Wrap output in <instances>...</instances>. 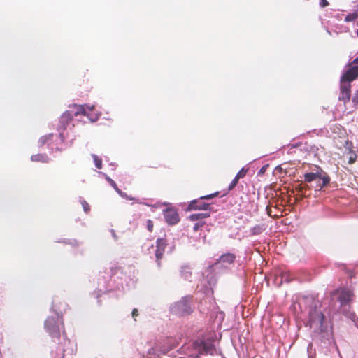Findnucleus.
I'll return each mask as SVG.
<instances>
[{
    "label": "nucleus",
    "instance_id": "30",
    "mask_svg": "<svg viewBox=\"0 0 358 358\" xmlns=\"http://www.w3.org/2000/svg\"><path fill=\"white\" fill-rule=\"evenodd\" d=\"M355 162V158H353L352 157H350L349 159V164H352Z\"/></svg>",
    "mask_w": 358,
    "mask_h": 358
},
{
    "label": "nucleus",
    "instance_id": "21",
    "mask_svg": "<svg viewBox=\"0 0 358 358\" xmlns=\"http://www.w3.org/2000/svg\"><path fill=\"white\" fill-rule=\"evenodd\" d=\"M188 269H189V268H188V267H184V268H182V271H181L182 275L185 278H186V279H187V278H188L189 277H190V276H191V275H192V273H191V272H189V271H188Z\"/></svg>",
    "mask_w": 358,
    "mask_h": 358
},
{
    "label": "nucleus",
    "instance_id": "24",
    "mask_svg": "<svg viewBox=\"0 0 358 358\" xmlns=\"http://www.w3.org/2000/svg\"><path fill=\"white\" fill-rule=\"evenodd\" d=\"M146 227L149 231L152 232L154 227L153 222L150 220H148L146 222Z\"/></svg>",
    "mask_w": 358,
    "mask_h": 358
},
{
    "label": "nucleus",
    "instance_id": "27",
    "mask_svg": "<svg viewBox=\"0 0 358 358\" xmlns=\"http://www.w3.org/2000/svg\"><path fill=\"white\" fill-rule=\"evenodd\" d=\"M132 317L134 318V320H136V317H137L138 315V311L136 308H134L132 310Z\"/></svg>",
    "mask_w": 358,
    "mask_h": 358
},
{
    "label": "nucleus",
    "instance_id": "25",
    "mask_svg": "<svg viewBox=\"0 0 358 358\" xmlns=\"http://www.w3.org/2000/svg\"><path fill=\"white\" fill-rule=\"evenodd\" d=\"M296 190L299 192H302L303 190H304V187L303 186V185L300 184V185H298L296 187Z\"/></svg>",
    "mask_w": 358,
    "mask_h": 358
},
{
    "label": "nucleus",
    "instance_id": "16",
    "mask_svg": "<svg viewBox=\"0 0 358 358\" xmlns=\"http://www.w3.org/2000/svg\"><path fill=\"white\" fill-rule=\"evenodd\" d=\"M95 166L97 169H100L102 168V160L96 155H92Z\"/></svg>",
    "mask_w": 358,
    "mask_h": 358
},
{
    "label": "nucleus",
    "instance_id": "29",
    "mask_svg": "<svg viewBox=\"0 0 358 358\" xmlns=\"http://www.w3.org/2000/svg\"><path fill=\"white\" fill-rule=\"evenodd\" d=\"M352 65H358V57H356L354 60L352 61Z\"/></svg>",
    "mask_w": 358,
    "mask_h": 358
},
{
    "label": "nucleus",
    "instance_id": "1",
    "mask_svg": "<svg viewBox=\"0 0 358 358\" xmlns=\"http://www.w3.org/2000/svg\"><path fill=\"white\" fill-rule=\"evenodd\" d=\"M317 179L320 180L317 182L315 189L319 191L322 190V189L330 182L329 176L319 166H317L316 172L306 173L304 174V181L306 182H311Z\"/></svg>",
    "mask_w": 358,
    "mask_h": 358
},
{
    "label": "nucleus",
    "instance_id": "15",
    "mask_svg": "<svg viewBox=\"0 0 358 358\" xmlns=\"http://www.w3.org/2000/svg\"><path fill=\"white\" fill-rule=\"evenodd\" d=\"M357 18H358V13L357 12H353L351 13L348 14L345 17V22H350L355 20Z\"/></svg>",
    "mask_w": 358,
    "mask_h": 358
},
{
    "label": "nucleus",
    "instance_id": "31",
    "mask_svg": "<svg viewBox=\"0 0 358 358\" xmlns=\"http://www.w3.org/2000/svg\"><path fill=\"white\" fill-rule=\"evenodd\" d=\"M265 169H266V166H263L261 170H260V173H264L265 171Z\"/></svg>",
    "mask_w": 358,
    "mask_h": 358
},
{
    "label": "nucleus",
    "instance_id": "12",
    "mask_svg": "<svg viewBox=\"0 0 358 358\" xmlns=\"http://www.w3.org/2000/svg\"><path fill=\"white\" fill-rule=\"evenodd\" d=\"M73 113L69 110L64 112L60 117V124L62 127L65 129L66 126L73 120Z\"/></svg>",
    "mask_w": 358,
    "mask_h": 358
},
{
    "label": "nucleus",
    "instance_id": "22",
    "mask_svg": "<svg viewBox=\"0 0 358 358\" xmlns=\"http://www.w3.org/2000/svg\"><path fill=\"white\" fill-rule=\"evenodd\" d=\"M206 222L204 221L197 222L194 224L193 229L194 231H197L199 229L202 228L205 225Z\"/></svg>",
    "mask_w": 358,
    "mask_h": 358
},
{
    "label": "nucleus",
    "instance_id": "14",
    "mask_svg": "<svg viewBox=\"0 0 358 358\" xmlns=\"http://www.w3.org/2000/svg\"><path fill=\"white\" fill-rule=\"evenodd\" d=\"M210 216V214L208 213H195L192 214L189 217V219L191 221H203L204 218H207Z\"/></svg>",
    "mask_w": 358,
    "mask_h": 358
},
{
    "label": "nucleus",
    "instance_id": "17",
    "mask_svg": "<svg viewBox=\"0 0 358 358\" xmlns=\"http://www.w3.org/2000/svg\"><path fill=\"white\" fill-rule=\"evenodd\" d=\"M248 171V168H245V167H243L238 173L236 175V176L241 179V178H243L247 173Z\"/></svg>",
    "mask_w": 358,
    "mask_h": 358
},
{
    "label": "nucleus",
    "instance_id": "3",
    "mask_svg": "<svg viewBox=\"0 0 358 358\" xmlns=\"http://www.w3.org/2000/svg\"><path fill=\"white\" fill-rule=\"evenodd\" d=\"M69 111L73 113V117H77L80 115L87 116L92 122L97 120V117L92 115L90 113L94 110V106H90L87 105H76L73 104L70 106Z\"/></svg>",
    "mask_w": 358,
    "mask_h": 358
},
{
    "label": "nucleus",
    "instance_id": "10",
    "mask_svg": "<svg viewBox=\"0 0 358 358\" xmlns=\"http://www.w3.org/2000/svg\"><path fill=\"white\" fill-rule=\"evenodd\" d=\"M236 255L233 253L227 252L223 254L217 260L215 264H220L222 267H227L229 265L234 264L236 259Z\"/></svg>",
    "mask_w": 358,
    "mask_h": 358
},
{
    "label": "nucleus",
    "instance_id": "34",
    "mask_svg": "<svg viewBox=\"0 0 358 358\" xmlns=\"http://www.w3.org/2000/svg\"><path fill=\"white\" fill-rule=\"evenodd\" d=\"M357 26H358V21H357Z\"/></svg>",
    "mask_w": 358,
    "mask_h": 358
},
{
    "label": "nucleus",
    "instance_id": "23",
    "mask_svg": "<svg viewBox=\"0 0 358 358\" xmlns=\"http://www.w3.org/2000/svg\"><path fill=\"white\" fill-rule=\"evenodd\" d=\"M262 228L259 225H256L251 229L252 235L259 234L262 232Z\"/></svg>",
    "mask_w": 358,
    "mask_h": 358
},
{
    "label": "nucleus",
    "instance_id": "5",
    "mask_svg": "<svg viewBox=\"0 0 358 358\" xmlns=\"http://www.w3.org/2000/svg\"><path fill=\"white\" fill-rule=\"evenodd\" d=\"M166 241L164 238H158L156 241V248L154 245H151L148 249L155 252L157 264L159 266H161L160 260L162 259L165 248L166 247Z\"/></svg>",
    "mask_w": 358,
    "mask_h": 358
},
{
    "label": "nucleus",
    "instance_id": "13",
    "mask_svg": "<svg viewBox=\"0 0 358 358\" xmlns=\"http://www.w3.org/2000/svg\"><path fill=\"white\" fill-rule=\"evenodd\" d=\"M31 160L34 162L48 163L50 158L45 154H36L31 155Z\"/></svg>",
    "mask_w": 358,
    "mask_h": 358
},
{
    "label": "nucleus",
    "instance_id": "18",
    "mask_svg": "<svg viewBox=\"0 0 358 358\" xmlns=\"http://www.w3.org/2000/svg\"><path fill=\"white\" fill-rule=\"evenodd\" d=\"M239 180H240L239 178H238L236 176H235V178L233 179V180L231 182V183L229 184V185L228 187V191L233 190L235 188V187L237 185Z\"/></svg>",
    "mask_w": 358,
    "mask_h": 358
},
{
    "label": "nucleus",
    "instance_id": "8",
    "mask_svg": "<svg viewBox=\"0 0 358 358\" xmlns=\"http://www.w3.org/2000/svg\"><path fill=\"white\" fill-rule=\"evenodd\" d=\"M341 96L339 100L346 103L349 102L351 96V84L340 80Z\"/></svg>",
    "mask_w": 358,
    "mask_h": 358
},
{
    "label": "nucleus",
    "instance_id": "11",
    "mask_svg": "<svg viewBox=\"0 0 358 358\" xmlns=\"http://www.w3.org/2000/svg\"><path fill=\"white\" fill-rule=\"evenodd\" d=\"M337 292L339 293L338 300L342 306L348 303L352 300L354 294L351 291L343 289L341 291L338 290Z\"/></svg>",
    "mask_w": 358,
    "mask_h": 358
},
{
    "label": "nucleus",
    "instance_id": "33",
    "mask_svg": "<svg viewBox=\"0 0 358 358\" xmlns=\"http://www.w3.org/2000/svg\"><path fill=\"white\" fill-rule=\"evenodd\" d=\"M357 36H358V30L357 31Z\"/></svg>",
    "mask_w": 358,
    "mask_h": 358
},
{
    "label": "nucleus",
    "instance_id": "6",
    "mask_svg": "<svg viewBox=\"0 0 358 358\" xmlns=\"http://www.w3.org/2000/svg\"><path fill=\"white\" fill-rule=\"evenodd\" d=\"M47 331L52 337L59 338L60 329L58 321L54 317H48L45 322Z\"/></svg>",
    "mask_w": 358,
    "mask_h": 358
},
{
    "label": "nucleus",
    "instance_id": "7",
    "mask_svg": "<svg viewBox=\"0 0 358 358\" xmlns=\"http://www.w3.org/2000/svg\"><path fill=\"white\" fill-rule=\"evenodd\" d=\"M358 78V65H352V62L349 64V69L345 71L341 77V80L350 83Z\"/></svg>",
    "mask_w": 358,
    "mask_h": 358
},
{
    "label": "nucleus",
    "instance_id": "2",
    "mask_svg": "<svg viewBox=\"0 0 358 358\" xmlns=\"http://www.w3.org/2000/svg\"><path fill=\"white\" fill-rule=\"evenodd\" d=\"M324 314L319 310H312L309 313V324L310 327L314 329L315 331L324 330Z\"/></svg>",
    "mask_w": 358,
    "mask_h": 358
},
{
    "label": "nucleus",
    "instance_id": "4",
    "mask_svg": "<svg viewBox=\"0 0 358 358\" xmlns=\"http://www.w3.org/2000/svg\"><path fill=\"white\" fill-rule=\"evenodd\" d=\"M218 194H219V192H217L211 194L203 196L200 197L198 199L193 200V201H192L189 203L187 209L189 210H206L209 208V204L206 203L205 202H203L201 200H203V199H211L213 198H215V197L217 196Z\"/></svg>",
    "mask_w": 358,
    "mask_h": 358
},
{
    "label": "nucleus",
    "instance_id": "28",
    "mask_svg": "<svg viewBox=\"0 0 358 358\" xmlns=\"http://www.w3.org/2000/svg\"><path fill=\"white\" fill-rule=\"evenodd\" d=\"M113 188H114V189H116V191H117V192H119L120 194H122V193H121L120 190L117 187V185H116V184H115L114 182H113Z\"/></svg>",
    "mask_w": 358,
    "mask_h": 358
},
{
    "label": "nucleus",
    "instance_id": "26",
    "mask_svg": "<svg viewBox=\"0 0 358 358\" xmlns=\"http://www.w3.org/2000/svg\"><path fill=\"white\" fill-rule=\"evenodd\" d=\"M320 4L322 7H326L329 5V2L327 0H321Z\"/></svg>",
    "mask_w": 358,
    "mask_h": 358
},
{
    "label": "nucleus",
    "instance_id": "9",
    "mask_svg": "<svg viewBox=\"0 0 358 358\" xmlns=\"http://www.w3.org/2000/svg\"><path fill=\"white\" fill-rule=\"evenodd\" d=\"M164 216L166 222L170 225L176 224L180 220L178 212L173 208H166L164 210Z\"/></svg>",
    "mask_w": 358,
    "mask_h": 358
},
{
    "label": "nucleus",
    "instance_id": "32",
    "mask_svg": "<svg viewBox=\"0 0 358 358\" xmlns=\"http://www.w3.org/2000/svg\"><path fill=\"white\" fill-rule=\"evenodd\" d=\"M304 187V190L306 189H309V187L308 185H303Z\"/></svg>",
    "mask_w": 358,
    "mask_h": 358
},
{
    "label": "nucleus",
    "instance_id": "19",
    "mask_svg": "<svg viewBox=\"0 0 358 358\" xmlns=\"http://www.w3.org/2000/svg\"><path fill=\"white\" fill-rule=\"evenodd\" d=\"M352 101L355 108H358V89L355 92Z\"/></svg>",
    "mask_w": 358,
    "mask_h": 358
},
{
    "label": "nucleus",
    "instance_id": "20",
    "mask_svg": "<svg viewBox=\"0 0 358 358\" xmlns=\"http://www.w3.org/2000/svg\"><path fill=\"white\" fill-rule=\"evenodd\" d=\"M80 203H81V205L83 206V210L86 213H89L90 210V206L89 205V203L86 201H85V200H82L80 201Z\"/></svg>",
    "mask_w": 358,
    "mask_h": 358
}]
</instances>
